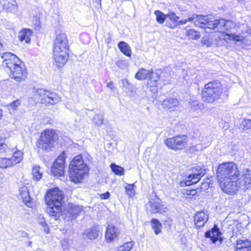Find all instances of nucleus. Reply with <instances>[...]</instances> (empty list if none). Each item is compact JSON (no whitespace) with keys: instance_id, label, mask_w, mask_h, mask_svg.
<instances>
[{"instance_id":"f257e3e1","label":"nucleus","mask_w":251,"mask_h":251,"mask_svg":"<svg viewBox=\"0 0 251 251\" xmlns=\"http://www.w3.org/2000/svg\"><path fill=\"white\" fill-rule=\"evenodd\" d=\"M167 18L169 19V21H166V25L172 29L175 28L177 25L186 24L188 22H194L196 26L210 29H216V31L221 32L226 31V35L229 40L242 41L244 39L242 35L231 33V30L236 26L233 22L224 19H215L212 15L194 14L188 19L179 20V17L176 16L174 12L170 11L167 14Z\"/></svg>"},{"instance_id":"f03ea898","label":"nucleus","mask_w":251,"mask_h":251,"mask_svg":"<svg viewBox=\"0 0 251 251\" xmlns=\"http://www.w3.org/2000/svg\"><path fill=\"white\" fill-rule=\"evenodd\" d=\"M2 66L9 74L10 77L17 82L24 81L27 72L24 63L14 54L5 52L1 55Z\"/></svg>"},{"instance_id":"7ed1b4c3","label":"nucleus","mask_w":251,"mask_h":251,"mask_svg":"<svg viewBox=\"0 0 251 251\" xmlns=\"http://www.w3.org/2000/svg\"><path fill=\"white\" fill-rule=\"evenodd\" d=\"M64 198V193L57 188L50 189L47 193L45 201L48 207L46 211L55 220H58L61 215Z\"/></svg>"},{"instance_id":"20e7f679","label":"nucleus","mask_w":251,"mask_h":251,"mask_svg":"<svg viewBox=\"0 0 251 251\" xmlns=\"http://www.w3.org/2000/svg\"><path fill=\"white\" fill-rule=\"evenodd\" d=\"M88 172V167L84 163L82 156L75 157L69 166V175L71 180L75 183L80 182Z\"/></svg>"},{"instance_id":"39448f33","label":"nucleus","mask_w":251,"mask_h":251,"mask_svg":"<svg viewBox=\"0 0 251 251\" xmlns=\"http://www.w3.org/2000/svg\"><path fill=\"white\" fill-rule=\"evenodd\" d=\"M223 87L220 81L214 80L205 84L201 91V97L204 101L213 103L218 100L223 94Z\"/></svg>"},{"instance_id":"423d86ee","label":"nucleus","mask_w":251,"mask_h":251,"mask_svg":"<svg viewBox=\"0 0 251 251\" xmlns=\"http://www.w3.org/2000/svg\"><path fill=\"white\" fill-rule=\"evenodd\" d=\"M32 98L34 101H39L47 106L55 104L61 100L60 97L56 93L42 88H34Z\"/></svg>"},{"instance_id":"0eeeda50","label":"nucleus","mask_w":251,"mask_h":251,"mask_svg":"<svg viewBox=\"0 0 251 251\" xmlns=\"http://www.w3.org/2000/svg\"><path fill=\"white\" fill-rule=\"evenodd\" d=\"M240 176L237 165L233 162H227L219 164L216 170L217 180H224L226 177L235 179L236 176Z\"/></svg>"},{"instance_id":"6e6552de","label":"nucleus","mask_w":251,"mask_h":251,"mask_svg":"<svg viewBox=\"0 0 251 251\" xmlns=\"http://www.w3.org/2000/svg\"><path fill=\"white\" fill-rule=\"evenodd\" d=\"M205 167L202 166H195L189 170L185 176V178L180 182L181 186H189L197 183L206 173Z\"/></svg>"},{"instance_id":"1a4fd4ad","label":"nucleus","mask_w":251,"mask_h":251,"mask_svg":"<svg viewBox=\"0 0 251 251\" xmlns=\"http://www.w3.org/2000/svg\"><path fill=\"white\" fill-rule=\"evenodd\" d=\"M55 131L52 129H46L37 140L36 146L39 149L49 151L53 147Z\"/></svg>"},{"instance_id":"9d476101","label":"nucleus","mask_w":251,"mask_h":251,"mask_svg":"<svg viewBox=\"0 0 251 251\" xmlns=\"http://www.w3.org/2000/svg\"><path fill=\"white\" fill-rule=\"evenodd\" d=\"M239 176H236L235 179H231L230 177H226L224 180H217L221 189L226 193L232 195L240 189H243V187L239 180Z\"/></svg>"},{"instance_id":"9b49d317","label":"nucleus","mask_w":251,"mask_h":251,"mask_svg":"<svg viewBox=\"0 0 251 251\" xmlns=\"http://www.w3.org/2000/svg\"><path fill=\"white\" fill-rule=\"evenodd\" d=\"M188 138L186 135H178L168 138L165 141V144L175 151L181 150L187 146Z\"/></svg>"},{"instance_id":"f8f14e48","label":"nucleus","mask_w":251,"mask_h":251,"mask_svg":"<svg viewBox=\"0 0 251 251\" xmlns=\"http://www.w3.org/2000/svg\"><path fill=\"white\" fill-rule=\"evenodd\" d=\"M65 162V155L63 152L58 156L52 166L51 172L54 176H61L64 175Z\"/></svg>"},{"instance_id":"ddd939ff","label":"nucleus","mask_w":251,"mask_h":251,"mask_svg":"<svg viewBox=\"0 0 251 251\" xmlns=\"http://www.w3.org/2000/svg\"><path fill=\"white\" fill-rule=\"evenodd\" d=\"M239 180L243 187V190H246L251 186V170L248 168L241 169Z\"/></svg>"},{"instance_id":"4468645a","label":"nucleus","mask_w":251,"mask_h":251,"mask_svg":"<svg viewBox=\"0 0 251 251\" xmlns=\"http://www.w3.org/2000/svg\"><path fill=\"white\" fill-rule=\"evenodd\" d=\"M204 236L207 238H210L211 241L213 244H215L217 241H219L220 244H221L223 240L222 237V233L216 225H214L211 229L206 231Z\"/></svg>"},{"instance_id":"2eb2a0df","label":"nucleus","mask_w":251,"mask_h":251,"mask_svg":"<svg viewBox=\"0 0 251 251\" xmlns=\"http://www.w3.org/2000/svg\"><path fill=\"white\" fill-rule=\"evenodd\" d=\"M120 234V229L116 226L108 225L107 226L105 237L107 242L118 240Z\"/></svg>"},{"instance_id":"dca6fc26","label":"nucleus","mask_w":251,"mask_h":251,"mask_svg":"<svg viewBox=\"0 0 251 251\" xmlns=\"http://www.w3.org/2000/svg\"><path fill=\"white\" fill-rule=\"evenodd\" d=\"M82 209L81 207L69 203L65 211L62 212L61 215L65 214V218H68L70 219H74L77 217L81 212Z\"/></svg>"},{"instance_id":"f3484780","label":"nucleus","mask_w":251,"mask_h":251,"mask_svg":"<svg viewBox=\"0 0 251 251\" xmlns=\"http://www.w3.org/2000/svg\"><path fill=\"white\" fill-rule=\"evenodd\" d=\"M149 211L151 213H163L166 211L167 207L161 203L160 199L157 201L152 200L149 201L147 204Z\"/></svg>"},{"instance_id":"a211bd4d","label":"nucleus","mask_w":251,"mask_h":251,"mask_svg":"<svg viewBox=\"0 0 251 251\" xmlns=\"http://www.w3.org/2000/svg\"><path fill=\"white\" fill-rule=\"evenodd\" d=\"M208 220V215L203 211L197 212L194 216L195 224L198 228L204 226Z\"/></svg>"},{"instance_id":"6ab92c4d","label":"nucleus","mask_w":251,"mask_h":251,"mask_svg":"<svg viewBox=\"0 0 251 251\" xmlns=\"http://www.w3.org/2000/svg\"><path fill=\"white\" fill-rule=\"evenodd\" d=\"M162 105L164 109L173 111L176 110L178 107L179 102L175 98H166L163 100Z\"/></svg>"},{"instance_id":"aec40b11","label":"nucleus","mask_w":251,"mask_h":251,"mask_svg":"<svg viewBox=\"0 0 251 251\" xmlns=\"http://www.w3.org/2000/svg\"><path fill=\"white\" fill-rule=\"evenodd\" d=\"M54 60L56 65L58 68H61L65 64L68 59V52L62 53L61 52H53Z\"/></svg>"},{"instance_id":"412c9836","label":"nucleus","mask_w":251,"mask_h":251,"mask_svg":"<svg viewBox=\"0 0 251 251\" xmlns=\"http://www.w3.org/2000/svg\"><path fill=\"white\" fill-rule=\"evenodd\" d=\"M99 230V226H95L93 227L85 229L83 232V235L86 236L89 239H95L98 236Z\"/></svg>"},{"instance_id":"4be33fe9","label":"nucleus","mask_w":251,"mask_h":251,"mask_svg":"<svg viewBox=\"0 0 251 251\" xmlns=\"http://www.w3.org/2000/svg\"><path fill=\"white\" fill-rule=\"evenodd\" d=\"M10 148L11 151H9V153H6L7 154L13 155L12 157H11V159L12 160V163L14 165L20 163L23 158V153L20 151H14V148Z\"/></svg>"},{"instance_id":"5701e85b","label":"nucleus","mask_w":251,"mask_h":251,"mask_svg":"<svg viewBox=\"0 0 251 251\" xmlns=\"http://www.w3.org/2000/svg\"><path fill=\"white\" fill-rule=\"evenodd\" d=\"M32 31L29 29H24L19 33L18 38L20 41H25L26 43L30 42V37L32 35Z\"/></svg>"},{"instance_id":"b1692460","label":"nucleus","mask_w":251,"mask_h":251,"mask_svg":"<svg viewBox=\"0 0 251 251\" xmlns=\"http://www.w3.org/2000/svg\"><path fill=\"white\" fill-rule=\"evenodd\" d=\"M251 243L247 239H239L237 241L236 249L235 251H246L245 249H251L250 248Z\"/></svg>"},{"instance_id":"393cba45","label":"nucleus","mask_w":251,"mask_h":251,"mask_svg":"<svg viewBox=\"0 0 251 251\" xmlns=\"http://www.w3.org/2000/svg\"><path fill=\"white\" fill-rule=\"evenodd\" d=\"M118 46L121 51L125 55L130 57L131 55V50L129 46L124 41H120Z\"/></svg>"},{"instance_id":"a878e982","label":"nucleus","mask_w":251,"mask_h":251,"mask_svg":"<svg viewBox=\"0 0 251 251\" xmlns=\"http://www.w3.org/2000/svg\"><path fill=\"white\" fill-rule=\"evenodd\" d=\"M151 70L148 71L144 68L140 69L135 74V77L139 80L149 78Z\"/></svg>"},{"instance_id":"bb28decb","label":"nucleus","mask_w":251,"mask_h":251,"mask_svg":"<svg viewBox=\"0 0 251 251\" xmlns=\"http://www.w3.org/2000/svg\"><path fill=\"white\" fill-rule=\"evenodd\" d=\"M54 42L56 43L57 45L59 44H62L63 46H65L66 45H68V40L66 34L64 32L56 33V37Z\"/></svg>"},{"instance_id":"cd10ccee","label":"nucleus","mask_w":251,"mask_h":251,"mask_svg":"<svg viewBox=\"0 0 251 251\" xmlns=\"http://www.w3.org/2000/svg\"><path fill=\"white\" fill-rule=\"evenodd\" d=\"M151 226L153 229L155 234H158L161 231L162 225L161 223L156 219L153 218L151 220Z\"/></svg>"},{"instance_id":"c85d7f7f","label":"nucleus","mask_w":251,"mask_h":251,"mask_svg":"<svg viewBox=\"0 0 251 251\" xmlns=\"http://www.w3.org/2000/svg\"><path fill=\"white\" fill-rule=\"evenodd\" d=\"M40 167L39 166L33 167L32 175V179L36 181H39L42 176V173L40 171Z\"/></svg>"},{"instance_id":"c756f323","label":"nucleus","mask_w":251,"mask_h":251,"mask_svg":"<svg viewBox=\"0 0 251 251\" xmlns=\"http://www.w3.org/2000/svg\"><path fill=\"white\" fill-rule=\"evenodd\" d=\"M68 49L69 45H66L65 46H63L62 44H59V45H57L56 43L54 42L53 52H59L65 54V52H68Z\"/></svg>"},{"instance_id":"7c9ffc66","label":"nucleus","mask_w":251,"mask_h":251,"mask_svg":"<svg viewBox=\"0 0 251 251\" xmlns=\"http://www.w3.org/2000/svg\"><path fill=\"white\" fill-rule=\"evenodd\" d=\"M13 165L12 160L11 158H0V168H6Z\"/></svg>"},{"instance_id":"2f4dec72","label":"nucleus","mask_w":251,"mask_h":251,"mask_svg":"<svg viewBox=\"0 0 251 251\" xmlns=\"http://www.w3.org/2000/svg\"><path fill=\"white\" fill-rule=\"evenodd\" d=\"M154 14L156 16V20L159 24H163L167 18V14L165 15L159 10L154 11Z\"/></svg>"},{"instance_id":"473e14b6","label":"nucleus","mask_w":251,"mask_h":251,"mask_svg":"<svg viewBox=\"0 0 251 251\" xmlns=\"http://www.w3.org/2000/svg\"><path fill=\"white\" fill-rule=\"evenodd\" d=\"M186 34L190 39L193 40H197L199 39L201 36L199 32L192 29L187 30Z\"/></svg>"},{"instance_id":"72a5a7b5","label":"nucleus","mask_w":251,"mask_h":251,"mask_svg":"<svg viewBox=\"0 0 251 251\" xmlns=\"http://www.w3.org/2000/svg\"><path fill=\"white\" fill-rule=\"evenodd\" d=\"M110 168L113 173L117 175L122 176L124 175V169L114 163L110 165Z\"/></svg>"},{"instance_id":"f704fd0d","label":"nucleus","mask_w":251,"mask_h":251,"mask_svg":"<svg viewBox=\"0 0 251 251\" xmlns=\"http://www.w3.org/2000/svg\"><path fill=\"white\" fill-rule=\"evenodd\" d=\"M135 185L134 184H127L125 188L126 194L129 197H132L135 194Z\"/></svg>"},{"instance_id":"c9c22d12","label":"nucleus","mask_w":251,"mask_h":251,"mask_svg":"<svg viewBox=\"0 0 251 251\" xmlns=\"http://www.w3.org/2000/svg\"><path fill=\"white\" fill-rule=\"evenodd\" d=\"M133 247L132 242H127L123 245L120 246L117 249V251H129Z\"/></svg>"},{"instance_id":"e433bc0d","label":"nucleus","mask_w":251,"mask_h":251,"mask_svg":"<svg viewBox=\"0 0 251 251\" xmlns=\"http://www.w3.org/2000/svg\"><path fill=\"white\" fill-rule=\"evenodd\" d=\"M151 70V73L149 76V78L150 79V82H148V85H150V83H151L152 82H153L154 84L156 83L157 81L160 79V73L158 72H154L152 70Z\"/></svg>"},{"instance_id":"4c0bfd02","label":"nucleus","mask_w":251,"mask_h":251,"mask_svg":"<svg viewBox=\"0 0 251 251\" xmlns=\"http://www.w3.org/2000/svg\"><path fill=\"white\" fill-rule=\"evenodd\" d=\"M21 195L22 197L23 201L25 202H30L31 201V198L28 194V191L26 188L21 191Z\"/></svg>"},{"instance_id":"58836bf2","label":"nucleus","mask_w":251,"mask_h":251,"mask_svg":"<svg viewBox=\"0 0 251 251\" xmlns=\"http://www.w3.org/2000/svg\"><path fill=\"white\" fill-rule=\"evenodd\" d=\"M239 128L244 131L251 129V120H243Z\"/></svg>"},{"instance_id":"ea45409f","label":"nucleus","mask_w":251,"mask_h":251,"mask_svg":"<svg viewBox=\"0 0 251 251\" xmlns=\"http://www.w3.org/2000/svg\"><path fill=\"white\" fill-rule=\"evenodd\" d=\"M123 86L127 91V92H132L134 89V86L129 83L126 79H123L121 80Z\"/></svg>"},{"instance_id":"a19ab883","label":"nucleus","mask_w":251,"mask_h":251,"mask_svg":"<svg viewBox=\"0 0 251 251\" xmlns=\"http://www.w3.org/2000/svg\"><path fill=\"white\" fill-rule=\"evenodd\" d=\"M93 122L96 125L100 126L103 123V116L100 114H97L93 118Z\"/></svg>"},{"instance_id":"79ce46f5","label":"nucleus","mask_w":251,"mask_h":251,"mask_svg":"<svg viewBox=\"0 0 251 251\" xmlns=\"http://www.w3.org/2000/svg\"><path fill=\"white\" fill-rule=\"evenodd\" d=\"M11 151L10 148L4 144L2 139L0 138V152L9 153Z\"/></svg>"},{"instance_id":"37998d69","label":"nucleus","mask_w":251,"mask_h":251,"mask_svg":"<svg viewBox=\"0 0 251 251\" xmlns=\"http://www.w3.org/2000/svg\"><path fill=\"white\" fill-rule=\"evenodd\" d=\"M68 242L69 240L68 239H63L60 241L61 247L64 251L69 249V245Z\"/></svg>"},{"instance_id":"c03bdc74","label":"nucleus","mask_w":251,"mask_h":251,"mask_svg":"<svg viewBox=\"0 0 251 251\" xmlns=\"http://www.w3.org/2000/svg\"><path fill=\"white\" fill-rule=\"evenodd\" d=\"M40 224L43 226L44 228V230L45 232L47 233H48L49 232V228L48 226V225L47 224L45 219L44 218L41 219L39 221Z\"/></svg>"},{"instance_id":"a18cd8bd","label":"nucleus","mask_w":251,"mask_h":251,"mask_svg":"<svg viewBox=\"0 0 251 251\" xmlns=\"http://www.w3.org/2000/svg\"><path fill=\"white\" fill-rule=\"evenodd\" d=\"M21 102L19 100H17L14 101H13L10 104V106L12 108H13L14 110H16L17 109L18 107L20 105Z\"/></svg>"},{"instance_id":"49530a36","label":"nucleus","mask_w":251,"mask_h":251,"mask_svg":"<svg viewBox=\"0 0 251 251\" xmlns=\"http://www.w3.org/2000/svg\"><path fill=\"white\" fill-rule=\"evenodd\" d=\"M149 85L150 91L153 94H156L158 92V87L156 83L154 84V83H153L152 85L150 84Z\"/></svg>"},{"instance_id":"de8ad7c7","label":"nucleus","mask_w":251,"mask_h":251,"mask_svg":"<svg viewBox=\"0 0 251 251\" xmlns=\"http://www.w3.org/2000/svg\"><path fill=\"white\" fill-rule=\"evenodd\" d=\"M191 108L194 110H197L200 108L198 101H193L190 103Z\"/></svg>"},{"instance_id":"09e8293b","label":"nucleus","mask_w":251,"mask_h":251,"mask_svg":"<svg viewBox=\"0 0 251 251\" xmlns=\"http://www.w3.org/2000/svg\"><path fill=\"white\" fill-rule=\"evenodd\" d=\"M117 66L121 69H124L126 67V63L123 61H118L116 62Z\"/></svg>"},{"instance_id":"8fccbe9b","label":"nucleus","mask_w":251,"mask_h":251,"mask_svg":"<svg viewBox=\"0 0 251 251\" xmlns=\"http://www.w3.org/2000/svg\"><path fill=\"white\" fill-rule=\"evenodd\" d=\"M164 224L167 226H171L172 224V220L169 217H167L163 220Z\"/></svg>"},{"instance_id":"3c124183","label":"nucleus","mask_w":251,"mask_h":251,"mask_svg":"<svg viewBox=\"0 0 251 251\" xmlns=\"http://www.w3.org/2000/svg\"><path fill=\"white\" fill-rule=\"evenodd\" d=\"M110 196V194L109 192H106V193L101 194L100 197L102 199H107Z\"/></svg>"},{"instance_id":"603ef678","label":"nucleus","mask_w":251,"mask_h":251,"mask_svg":"<svg viewBox=\"0 0 251 251\" xmlns=\"http://www.w3.org/2000/svg\"><path fill=\"white\" fill-rule=\"evenodd\" d=\"M112 38L111 37L110 34L108 33L105 37V41L107 44H109L111 42Z\"/></svg>"},{"instance_id":"864d4df0","label":"nucleus","mask_w":251,"mask_h":251,"mask_svg":"<svg viewBox=\"0 0 251 251\" xmlns=\"http://www.w3.org/2000/svg\"><path fill=\"white\" fill-rule=\"evenodd\" d=\"M196 193L197 191L195 189H192L189 191V193H188V195L194 196L196 194Z\"/></svg>"},{"instance_id":"5fc2aeb1","label":"nucleus","mask_w":251,"mask_h":251,"mask_svg":"<svg viewBox=\"0 0 251 251\" xmlns=\"http://www.w3.org/2000/svg\"><path fill=\"white\" fill-rule=\"evenodd\" d=\"M107 86L110 88L111 90H113L114 89V86H113V83L112 81H111V82H109V83H107Z\"/></svg>"},{"instance_id":"6e6d98bb","label":"nucleus","mask_w":251,"mask_h":251,"mask_svg":"<svg viewBox=\"0 0 251 251\" xmlns=\"http://www.w3.org/2000/svg\"><path fill=\"white\" fill-rule=\"evenodd\" d=\"M2 114H3L2 110L0 109V120L1 119V118L2 117Z\"/></svg>"},{"instance_id":"4d7b16f0","label":"nucleus","mask_w":251,"mask_h":251,"mask_svg":"<svg viewBox=\"0 0 251 251\" xmlns=\"http://www.w3.org/2000/svg\"><path fill=\"white\" fill-rule=\"evenodd\" d=\"M191 190H186V194L188 195V193H189V191H190Z\"/></svg>"},{"instance_id":"13d9d810","label":"nucleus","mask_w":251,"mask_h":251,"mask_svg":"<svg viewBox=\"0 0 251 251\" xmlns=\"http://www.w3.org/2000/svg\"><path fill=\"white\" fill-rule=\"evenodd\" d=\"M96 1H97V3H99L100 2L101 0H95Z\"/></svg>"},{"instance_id":"bf43d9fd","label":"nucleus","mask_w":251,"mask_h":251,"mask_svg":"<svg viewBox=\"0 0 251 251\" xmlns=\"http://www.w3.org/2000/svg\"><path fill=\"white\" fill-rule=\"evenodd\" d=\"M31 244H32V242H30H30H29L28 246H31Z\"/></svg>"},{"instance_id":"052dcab7","label":"nucleus","mask_w":251,"mask_h":251,"mask_svg":"<svg viewBox=\"0 0 251 251\" xmlns=\"http://www.w3.org/2000/svg\"><path fill=\"white\" fill-rule=\"evenodd\" d=\"M183 78H184V79L186 80V78H185V76L184 75H183Z\"/></svg>"},{"instance_id":"680f3d73","label":"nucleus","mask_w":251,"mask_h":251,"mask_svg":"<svg viewBox=\"0 0 251 251\" xmlns=\"http://www.w3.org/2000/svg\"><path fill=\"white\" fill-rule=\"evenodd\" d=\"M27 235L26 233L25 232V236Z\"/></svg>"}]
</instances>
